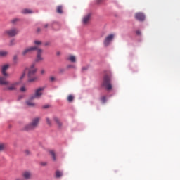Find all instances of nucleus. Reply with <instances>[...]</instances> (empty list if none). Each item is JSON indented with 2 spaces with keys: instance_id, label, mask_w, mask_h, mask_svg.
<instances>
[{
  "instance_id": "obj_26",
  "label": "nucleus",
  "mask_w": 180,
  "mask_h": 180,
  "mask_svg": "<svg viewBox=\"0 0 180 180\" xmlns=\"http://www.w3.org/2000/svg\"><path fill=\"white\" fill-rule=\"evenodd\" d=\"M15 44H16L15 39H11L9 42V46H15Z\"/></svg>"
},
{
  "instance_id": "obj_43",
  "label": "nucleus",
  "mask_w": 180,
  "mask_h": 180,
  "mask_svg": "<svg viewBox=\"0 0 180 180\" xmlns=\"http://www.w3.org/2000/svg\"><path fill=\"white\" fill-rule=\"evenodd\" d=\"M101 1H102V0H98V2H101Z\"/></svg>"
},
{
  "instance_id": "obj_37",
  "label": "nucleus",
  "mask_w": 180,
  "mask_h": 180,
  "mask_svg": "<svg viewBox=\"0 0 180 180\" xmlns=\"http://www.w3.org/2000/svg\"><path fill=\"white\" fill-rule=\"evenodd\" d=\"M44 27L45 29H47V28L49 27V24H45V25H44Z\"/></svg>"
},
{
  "instance_id": "obj_6",
  "label": "nucleus",
  "mask_w": 180,
  "mask_h": 180,
  "mask_svg": "<svg viewBox=\"0 0 180 180\" xmlns=\"http://www.w3.org/2000/svg\"><path fill=\"white\" fill-rule=\"evenodd\" d=\"M43 91H44L43 87L37 89L35 94L31 96V99H39L43 95Z\"/></svg>"
},
{
  "instance_id": "obj_38",
  "label": "nucleus",
  "mask_w": 180,
  "mask_h": 180,
  "mask_svg": "<svg viewBox=\"0 0 180 180\" xmlns=\"http://www.w3.org/2000/svg\"><path fill=\"white\" fill-rule=\"evenodd\" d=\"M46 71L44 70H41V74L43 75V74H45Z\"/></svg>"
},
{
  "instance_id": "obj_18",
  "label": "nucleus",
  "mask_w": 180,
  "mask_h": 180,
  "mask_svg": "<svg viewBox=\"0 0 180 180\" xmlns=\"http://www.w3.org/2000/svg\"><path fill=\"white\" fill-rule=\"evenodd\" d=\"M68 60L70 61L71 63H75L77 61V58L75 56L70 55L68 58Z\"/></svg>"
},
{
  "instance_id": "obj_27",
  "label": "nucleus",
  "mask_w": 180,
  "mask_h": 180,
  "mask_svg": "<svg viewBox=\"0 0 180 180\" xmlns=\"http://www.w3.org/2000/svg\"><path fill=\"white\" fill-rule=\"evenodd\" d=\"M46 123L49 126H51V120H50V118L49 117H46Z\"/></svg>"
},
{
  "instance_id": "obj_9",
  "label": "nucleus",
  "mask_w": 180,
  "mask_h": 180,
  "mask_svg": "<svg viewBox=\"0 0 180 180\" xmlns=\"http://www.w3.org/2000/svg\"><path fill=\"white\" fill-rule=\"evenodd\" d=\"M18 33H19V31L16 28L10 29L6 31V34H8V36H10V37H13L14 36H16Z\"/></svg>"
},
{
  "instance_id": "obj_23",
  "label": "nucleus",
  "mask_w": 180,
  "mask_h": 180,
  "mask_svg": "<svg viewBox=\"0 0 180 180\" xmlns=\"http://www.w3.org/2000/svg\"><path fill=\"white\" fill-rule=\"evenodd\" d=\"M6 148V145H5V143H1L0 144V153L1 151H4V150Z\"/></svg>"
},
{
  "instance_id": "obj_17",
  "label": "nucleus",
  "mask_w": 180,
  "mask_h": 180,
  "mask_svg": "<svg viewBox=\"0 0 180 180\" xmlns=\"http://www.w3.org/2000/svg\"><path fill=\"white\" fill-rule=\"evenodd\" d=\"M53 120L58 124V127H61L63 126V124L61 123V121H60V119H58V117H53Z\"/></svg>"
},
{
  "instance_id": "obj_10",
  "label": "nucleus",
  "mask_w": 180,
  "mask_h": 180,
  "mask_svg": "<svg viewBox=\"0 0 180 180\" xmlns=\"http://www.w3.org/2000/svg\"><path fill=\"white\" fill-rule=\"evenodd\" d=\"M21 176L22 178V179H25V180H29V179H32V172L30 171H24L22 172Z\"/></svg>"
},
{
  "instance_id": "obj_2",
  "label": "nucleus",
  "mask_w": 180,
  "mask_h": 180,
  "mask_svg": "<svg viewBox=\"0 0 180 180\" xmlns=\"http://www.w3.org/2000/svg\"><path fill=\"white\" fill-rule=\"evenodd\" d=\"M39 122H40V118H34L30 124L24 127L23 130H25L26 131L34 130V129H36L37 126H39Z\"/></svg>"
},
{
  "instance_id": "obj_1",
  "label": "nucleus",
  "mask_w": 180,
  "mask_h": 180,
  "mask_svg": "<svg viewBox=\"0 0 180 180\" xmlns=\"http://www.w3.org/2000/svg\"><path fill=\"white\" fill-rule=\"evenodd\" d=\"M26 72H27L29 82H34V81H37V77L35 76L36 72H37V68H36L34 64H32L30 68L25 70L24 72L20 77V79H23L24 77H26Z\"/></svg>"
},
{
  "instance_id": "obj_4",
  "label": "nucleus",
  "mask_w": 180,
  "mask_h": 180,
  "mask_svg": "<svg viewBox=\"0 0 180 180\" xmlns=\"http://www.w3.org/2000/svg\"><path fill=\"white\" fill-rule=\"evenodd\" d=\"M34 50H37V46H30L27 48H25L21 53V56L22 57H26L27 54H30L32 51H34Z\"/></svg>"
},
{
  "instance_id": "obj_39",
  "label": "nucleus",
  "mask_w": 180,
  "mask_h": 180,
  "mask_svg": "<svg viewBox=\"0 0 180 180\" xmlns=\"http://www.w3.org/2000/svg\"><path fill=\"white\" fill-rule=\"evenodd\" d=\"M48 108H49V105H44V106H43V108H44V109H47Z\"/></svg>"
},
{
  "instance_id": "obj_16",
  "label": "nucleus",
  "mask_w": 180,
  "mask_h": 180,
  "mask_svg": "<svg viewBox=\"0 0 180 180\" xmlns=\"http://www.w3.org/2000/svg\"><path fill=\"white\" fill-rule=\"evenodd\" d=\"M52 27L53 29H54V30H60L61 25H60V24H58V22H54L52 25Z\"/></svg>"
},
{
  "instance_id": "obj_41",
  "label": "nucleus",
  "mask_w": 180,
  "mask_h": 180,
  "mask_svg": "<svg viewBox=\"0 0 180 180\" xmlns=\"http://www.w3.org/2000/svg\"><path fill=\"white\" fill-rule=\"evenodd\" d=\"M57 56H60V52H58V53H57Z\"/></svg>"
},
{
  "instance_id": "obj_40",
  "label": "nucleus",
  "mask_w": 180,
  "mask_h": 180,
  "mask_svg": "<svg viewBox=\"0 0 180 180\" xmlns=\"http://www.w3.org/2000/svg\"><path fill=\"white\" fill-rule=\"evenodd\" d=\"M40 30H41L40 28H38L37 30V32L39 33V32H40Z\"/></svg>"
},
{
  "instance_id": "obj_21",
  "label": "nucleus",
  "mask_w": 180,
  "mask_h": 180,
  "mask_svg": "<svg viewBox=\"0 0 180 180\" xmlns=\"http://www.w3.org/2000/svg\"><path fill=\"white\" fill-rule=\"evenodd\" d=\"M8 56V51H0V57H6Z\"/></svg>"
},
{
  "instance_id": "obj_34",
  "label": "nucleus",
  "mask_w": 180,
  "mask_h": 180,
  "mask_svg": "<svg viewBox=\"0 0 180 180\" xmlns=\"http://www.w3.org/2000/svg\"><path fill=\"white\" fill-rule=\"evenodd\" d=\"M55 80H56V77H50V81H51V82H54Z\"/></svg>"
},
{
  "instance_id": "obj_29",
  "label": "nucleus",
  "mask_w": 180,
  "mask_h": 180,
  "mask_svg": "<svg viewBox=\"0 0 180 180\" xmlns=\"http://www.w3.org/2000/svg\"><path fill=\"white\" fill-rule=\"evenodd\" d=\"M34 43L36 44V46H40V44H41V41H34Z\"/></svg>"
},
{
  "instance_id": "obj_25",
  "label": "nucleus",
  "mask_w": 180,
  "mask_h": 180,
  "mask_svg": "<svg viewBox=\"0 0 180 180\" xmlns=\"http://www.w3.org/2000/svg\"><path fill=\"white\" fill-rule=\"evenodd\" d=\"M68 102H72V101H74V96L69 95L68 97Z\"/></svg>"
},
{
  "instance_id": "obj_19",
  "label": "nucleus",
  "mask_w": 180,
  "mask_h": 180,
  "mask_svg": "<svg viewBox=\"0 0 180 180\" xmlns=\"http://www.w3.org/2000/svg\"><path fill=\"white\" fill-rule=\"evenodd\" d=\"M33 13V11L28 8H25L22 11V13H23L24 15H27V13Z\"/></svg>"
},
{
  "instance_id": "obj_44",
  "label": "nucleus",
  "mask_w": 180,
  "mask_h": 180,
  "mask_svg": "<svg viewBox=\"0 0 180 180\" xmlns=\"http://www.w3.org/2000/svg\"><path fill=\"white\" fill-rule=\"evenodd\" d=\"M68 68H71V66H68Z\"/></svg>"
},
{
  "instance_id": "obj_15",
  "label": "nucleus",
  "mask_w": 180,
  "mask_h": 180,
  "mask_svg": "<svg viewBox=\"0 0 180 180\" xmlns=\"http://www.w3.org/2000/svg\"><path fill=\"white\" fill-rule=\"evenodd\" d=\"M6 84H9V81L4 77H0V85H6Z\"/></svg>"
},
{
  "instance_id": "obj_33",
  "label": "nucleus",
  "mask_w": 180,
  "mask_h": 180,
  "mask_svg": "<svg viewBox=\"0 0 180 180\" xmlns=\"http://www.w3.org/2000/svg\"><path fill=\"white\" fill-rule=\"evenodd\" d=\"M13 60H14L15 62L18 61V56H17V55H15V56H13Z\"/></svg>"
},
{
  "instance_id": "obj_8",
  "label": "nucleus",
  "mask_w": 180,
  "mask_h": 180,
  "mask_svg": "<svg viewBox=\"0 0 180 180\" xmlns=\"http://www.w3.org/2000/svg\"><path fill=\"white\" fill-rule=\"evenodd\" d=\"M37 58H36V62L37 63H40V61H43L44 58H43V56H41V54H43V50L41 49L37 48Z\"/></svg>"
},
{
  "instance_id": "obj_35",
  "label": "nucleus",
  "mask_w": 180,
  "mask_h": 180,
  "mask_svg": "<svg viewBox=\"0 0 180 180\" xmlns=\"http://www.w3.org/2000/svg\"><path fill=\"white\" fill-rule=\"evenodd\" d=\"M20 91H21V92H26V88L21 87Z\"/></svg>"
},
{
  "instance_id": "obj_24",
  "label": "nucleus",
  "mask_w": 180,
  "mask_h": 180,
  "mask_svg": "<svg viewBox=\"0 0 180 180\" xmlns=\"http://www.w3.org/2000/svg\"><path fill=\"white\" fill-rule=\"evenodd\" d=\"M50 154L53 160V161H56V153H54L53 150H51L50 151Z\"/></svg>"
},
{
  "instance_id": "obj_5",
  "label": "nucleus",
  "mask_w": 180,
  "mask_h": 180,
  "mask_svg": "<svg viewBox=\"0 0 180 180\" xmlns=\"http://www.w3.org/2000/svg\"><path fill=\"white\" fill-rule=\"evenodd\" d=\"M18 84L19 83L18 82L11 83V82H8V84H6L4 91H16V86H18Z\"/></svg>"
},
{
  "instance_id": "obj_42",
  "label": "nucleus",
  "mask_w": 180,
  "mask_h": 180,
  "mask_svg": "<svg viewBox=\"0 0 180 180\" xmlns=\"http://www.w3.org/2000/svg\"><path fill=\"white\" fill-rule=\"evenodd\" d=\"M15 21H16V20H13V22H15Z\"/></svg>"
},
{
  "instance_id": "obj_3",
  "label": "nucleus",
  "mask_w": 180,
  "mask_h": 180,
  "mask_svg": "<svg viewBox=\"0 0 180 180\" xmlns=\"http://www.w3.org/2000/svg\"><path fill=\"white\" fill-rule=\"evenodd\" d=\"M112 81V76L110 75H105L103 77L102 86H104L107 91H110L112 88V84L110 83Z\"/></svg>"
},
{
  "instance_id": "obj_12",
  "label": "nucleus",
  "mask_w": 180,
  "mask_h": 180,
  "mask_svg": "<svg viewBox=\"0 0 180 180\" xmlns=\"http://www.w3.org/2000/svg\"><path fill=\"white\" fill-rule=\"evenodd\" d=\"M91 16H92V13H89L86 15H84L82 19L83 25H88V23H89V20H91Z\"/></svg>"
},
{
  "instance_id": "obj_20",
  "label": "nucleus",
  "mask_w": 180,
  "mask_h": 180,
  "mask_svg": "<svg viewBox=\"0 0 180 180\" xmlns=\"http://www.w3.org/2000/svg\"><path fill=\"white\" fill-rule=\"evenodd\" d=\"M56 12L58 13H63V6H58L57 8H56Z\"/></svg>"
},
{
  "instance_id": "obj_28",
  "label": "nucleus",
  "mask_w": 180,
  "mask_h": 180,
  "mask_svg": "<svg viewBox=\"0 0 180 180\" xmlns=\"http://www.w3.org/2000/svg\"><path fill=\"white\" fill-rule=\"evenodd\" d=\"M101 101L103 103H106V96H103V97H101Z\"/></svg>"
},
{
  "instance_id": "obj_31",
  "label": "nucleus",
  "mask_w": 180,
  "mask_h": 180,
  "mask_svg": "<svg viewBox=\"0 0 180 180\" xmlns=\"http://www.w3.org/2000/svg\"><path fill=\"white\" fill-rule=\"evenodd\" d=\"M31 153H31L30 150H25V154L26 155H30Z\"/></svg>"
},
{
  "instance_id": "obj_36",
  "label": "nucleus",
  "mask_w": 180,
  "mask_h": 180,
  "mask_svg": "<svg viewBox=\"0 0 180 180\" xmlns=\"http://www.w3.org/2000/svg\"><path fill=\"white\" fill-rule=\"evenodd\" d=\"M136 34H137L138 36H140V35L141 34V32H140V30H137V31L136 32Z\"/></svg>"
},
{
  "instance_id": "obj_32",
  "label": "nucleus",
  "mask_w": 180,
  "mask_h": 180,
  "mask_svg": "<svg viewBox=\"0 0 180 180\" xmlns=\"http://www.w3.org/2000/svg\"><path fill=\"white\" fill-rule=\"evenodd\" d=\"M40 165H41L42 167H46V166H47V162H41Z\"/></svg>"
},
{
  "instance_id": "obj_30",
  "label": "nucleus",
  "mask_w": 180,
  "mask_h": 180,
  "mask_svg": "<svg viewBox=\"0 0 180 180\" xmlns=\"http://www.w3.org/2000/svg\"><path fill=\"white\" fill-rule=\"evenodd\" d=\"M89 67L88 66H84L82 68V72H84V71H86L88 70Z\"/></svg>"
},
{
  "instance_id": "obj_11",
  "label": "nucleus",
  "mask_w": 180,
  "mask_h": 180,
  "mask_svg": "<svg viewBox=\"0 0 180 180\" xmlns=\"http://www.w3.org/2000/svg\"><path fill=\"white\" fill-rule=\"evenodd\" d=\"M9 67H11L9 64H5L1 67V73L4 77H9V75L6 73V71L9 70Z\"/></svg>"
},
{
  "instance_id": "obj_14",
  "label": "nucleus",
  "mask_w": 180,
  "mask_h": 180,
  "mask_svg": "<svg viewBox=\"0 0 180 180\" xmlns=\"http://www.w3.org/2000/svg\"><path fill=\"white\" fill-rule=\"evenodd\" d=\"M34 99H32V96H30V99L26 101L27 106H30V108H34V106H36V103L33 102Z\"/></svg>"
},
{
  "instance_id": "obj_22",
  "label": "nucleus",
  "mask_w": 180,
  "mask_h": 180,
  "mask_svg": "<svg viewBox=\"0 0 180 180\" xmlns=\"http://www.w3.org/2000/svg\"><path fill=\"white\" fill-rule=\"evenodd\" d=\"M56 178H61V176H63V172L57 170L56 172Z\"/></svg>"
},
{
  "instance_id": "obj_7",
  "label": "nucleus",
  "mask_w": 180,
  "mask_h": 180,
  "mask_svg": "<svg viewBox=\"0 0 180 180\" xmlns=\"http://www.w3.org/2000/svg\"><path fill=\"white\" fill-rule=\"evenodd\" d=\"M115 39V34H110V35H108L105 39H104L103 44L105 47H108L110 43H112V41Z\"/></svg>"
},
{
  "instance_id": "obj_13",
  "label": "nucleus",
  "mask_w": 180,
  "mask_h": 180,
  "mask_svg": "<svg viewBox=\"0 0 180 180\" xmlns=\"http://www.w3.org/2000/svg\"><path fill=\"white\" fill-rule=\"evenodd\" d=\"M135 18L140 22H143L146 19V15L143 13H136L135 14Z\"/></svg>"
}]
</instances>
